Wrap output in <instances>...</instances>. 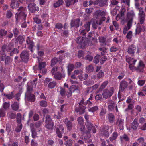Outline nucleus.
Masks as SVG:
<instances>
[{"mask_svg": "<svg viewBox=\"0 0 146 146\" xmlns=\"http://www.w3.org/2000/svg\"><path fill=\"white\" fill-rule=\"evenodd\" d=\"M105 12L102 11L100 10L96 11L94 13V15L97 19L92 23L93 28L96 29L99 25H100L102 22L105 20Z\"/></svg>", "mask_w": 146, "mask_h": 146, "instance_id": "1", "label": "nucleus"}, {"mask_svg": "<svg viewBox=\"0 0 146 146\" xmlns=\"http://www.w3.org/2000/svg\"><path fill=\"white\" fill-rule=\"evenodd\" d=\"M108 84V82L106 81L103 82L101 85L98 91H97L96 93H98L99 91H101L103 89H104L107 86Z\"/></svg>", "mask_w": 146, "mask_h": 146, "instance_id": "37", "label": "nucleus"}, {"mask_svg": "<svg viewBox=\"0 0 146 146\" xmlns=\"http://www.w3.org/2000/svg\"><path fill=\"white\" fill-rule=\"evenodd\" d=\"M129 140V138L128 136L125 134H124L123 135L120 136V140L122 143H123L126 141H128Z\"/></svg>", "mask_w": 146, "mask_h": 146, "instance_id": "36", "label": "nucleus"}, {"mask_svg": "<svg viewBox=\"0 0 146 146\" xmlns=\"http://www.w3.org/2000/svg\"><path fill=\"white\" fill-rule=\"evenodd\" d=\"M139 124L137 120L135 119L131 124V127L133 129H137L138 127Z\"/></svg>", "mask_w": 146, "mask_h": 146, "instance_id": "29", "label": "nucleus"}, {"mask_svg": "<svg viewBox=\"0 0 146 146\" xmlns=\"http://www.w3.org/2000/svg\"><path fill=\"white\" fill-rule=\"evenodd\" d=\"M41 123L39 121L37 122L34 128L36 129L38 131H40V128L39 127L41 124Z\"/></svg>", "mask_w": 146, "mask_h": 146, "instance_id": "57", "label": "nucleus"}, {"mask_svg": "<svg viewBox=\"0 0 146 146\" xmlns=\"http://www.w3.org/2000/svg\"><path fill=\"white\" fill-rule=\"evenodd\" d=\"M80 21L79 19H78L74 21L72 20L71 21V25L72 27H78L79 26Z\"/></svg>", "mask_w": 146, "mask_h": 146, "instance_id": "25", "label": "nucleus"}, {"mask_svg": "<svg viewBox=\"0 0 146 146\" xmlns=\"http://www.w3.org/2000/svg\"><path fill=\"white\" fill-rule=\"evenodd\" d=\"M8 117L10 118L14 119L15 117V114L11 111L8 113Z\"/></svg>", "mask_w": 146, "mask_h": 146, "instance_id": "52", "label": "nucleus"}, {"mask_svg": "<svg viewBox=\"0 0 146 146\" xmlns=\"http://www.w3.org/2000/svg\"><path fill=\"white\" fill-rule=\"evenodd\" d=\"M94 70V68L93 66L92 65H89L86 68V71L88 73L92 72Z\"/></svg>", "mask_w": 146, "mask_h": 146, "instance_id": "40", "label": "nucleus"}, {"mask_svg": "<svg viewBox=\"0 0 146 146\" xmlns=\"http://www.w3.org/2000/svg\"><path fill=\"white\" fill-rule=\"evenodd\" d=\"M26 41L29 49L31 51L33 52V49L35 47L34 42L29 37H27Z\"/></svg>", "mask_w": 146, "mask_h": 146, "instance_id": "13", "label": "nucleus"}, {"mask_svg": "<svg viewBox=\"0 0 146 146\" xmlns=\"http://www.w3.org/2000/svg\"><path fill=\"white\" fill-rule=\"evenodd\" d=\"M90 22H88L87 23L84 25V27L85 28V29L83 30L82 31H86L87 32L88 31L90 30Z\"/></svg>", "mask_w": 146, "mask_h": 146, "instance_id": "49", "label": "nucleus"}, {"mask_svg": "<svg viewBox=\"0 0 146 146\" xmlns=\"http://www.w3.org/2000/svg\"><path fill=\"white\" fill-rule=\"evenodd\" d=\"M18 125L16 129V131L17 132H19L20 131L22 127V125L21 123H18Z\"/></svg>", "mask_w": 146, "mask_h": 146, "instance_id": "60", "label": "nucleus"}, {"mask_svg": "<svg viewBox=\"0 0 146 146\" xmlns=\"http://www.w3.org/2000/svg\"><path fill=\"white\" fill-rule=\"evenodd\" d=\"M13 60L11 58L9 57H7L5 60V62L6 64H8L10 63Z\"/></svg>", "mask_w": 146, "mask_h": 146, "instance_id": "62", "label": "nucleus"}, {"mask_svg": "<svg viewBox=\"0 0 146 146\" xmlns=\"http://www.w3.org/2000/svg\"><path fill=\"white\" fill-rule=\"evenodd\" d=\"M120 8V7L119 6H116L115 9H114L113 10V11L111 12V14L114 16L115 15H116L117 13V10H119Z\"/></svg>", "mask_w": 146, "mask_h": 146, "instance_id": "47", "label": "nucleus"}, {"mask_svg": "<svg viewBox=\"0 0 146 146\" xmlns=\"http://www.w3.org/2000/svg\"><path fill=\"white\" fill-rule=\"evenodd\" d=\"M56 133L58 137L61 138L62 134L64 133V128L62 125L59 126V128H57L56 129Z\"/></svg>", "mask_w": 146, "mask_h": 146, "instance_id": "18", "label": "nucleus"}, {"mask_svg": "<svg viewBox=\"0 0 146 146\" xmlns=\"http://www.w3.org/2000/svg\"><path fill=\"white\" fill-rule=\"evenodd\" d=\"M99 85V84L98 83L94 85L93 86L89 88H88L87 90V93H89V90L90 89H91L93 91L96 90L98 88V86Z\"/></svg>", "mask_w": 146, "mask_h": 146, "instance_id": "41", "label": "nucleus"}, {"mask_svg": "<svg viewBox=\"0 0 146 146\" xmlns=\"http://www.w3.org/2000/svg\"><path fill=\"white\" fill-rule=\"evenodd\" d=\"M82 32V31L81 32V34L82 35V36L77 38L76 41L78 43L81 44V47L83 48L86 46L87 43L88 45H89V44L88 43L87 40V38H86V36L85 35L86 33H84L83 34Z\"/></svg>", "mask_w": 146, "mask_h": 146, "instance_id": "3", "label": "nucleus"}, {"mask_svg": "<svg viewBox=\"0 0 146 146\" xmlns=\"http://www.w3.org/2000/svg\"><path fill=\"white\" fill-rule=\"evenodd\" d=\"M127 83L126 81L123 80L120 83L119 91L118 94V98H120V92H123L127 87Z\"/></svg>", "mask_w": 146, "mask_h": 146, "instance_id": "12", "label": "nucleus"}, {"mask_svg": "<svg viewBox=\"0 0 146 146\" xmlns=\"http://www.w3.org/2000/svg\"><path fill=\"white\" fill-rule=\"evenodd\" d=\"M40 104L42 107H45L47 106V103L45 100H42L40 102Z\"/></svg>", "mask_w": 146, "mask_h": 146, "instance_id": "54", "label": "nucleus"}, {"mask_svg": "<svg viewBox=\"0 0 146 146\" xmlns=\"http://www.w3.org/2000/svg\"><path fill=\"white\" fill-rule=\"evenodd\" d=\"M99 50L100 51H101V53L102 55H105L107 49L105 48H99Z\"/></svg>", "mask_w": 146, "mask_h": 146, "instance_id": "55", "label": "nucleus"}, {"mask_svg": "<svg viewBox=\"0 0 146 146\" xmlns=\"http://www.w3.org/2000/svg\"><path fill=\"white\" fill-rule=\"evenodd\" d=\"M28 8L29 11L31 13L34 12L36 11H38L39 10V7L36 6V5L34 3L29 4Z\"/></svg>", "mask_w": 146, "mask_h": 146, "instance_id": "14", "label": "nucleus"}, {"mask_svg": "<svg viewBox=\"0 0 146 146\" xmlns=\"http://www.w3.org/2000/svg\"><path fill=\"white\" fill-rule=\"evenodd\" d=\"M64 3V1L62 0H58L53 4L54 7L55 8H57L62 5Z\"/></svg>", "mask_w": 146, "mask_h": 146, "instance_id": "34", "label": "nucleus"}, {"mask_svg": "<svg viewBox=\"0 0 146 146\" xmlns=\"http://www.w3.org/2000/svg\"><path fill=\"white\" fill-rule=\"evenodd\" d=\"M64 123L66 124L68 129L70 130L71 129L72 124L70 121H69L67 118H66L64 121Z\"/></svg>", "mask_w": 146, "mask_h": 146, "instance_id": "30", "label": "nucleus"}, {"mask_svg": "<svg viewBox=\"0 0 146 146\" xmlns=\"http://www.w3.org/2000/svg\"><path fill=\"white\" fill-rule=\"evenodd\" d=\"M104 75V72L102 70H100L97 74V77L98 78L100 79L103 77Z\"/></svg>", "mask_w": 146, "mask_h": 146, "instance_id": "53", "label": "nucleus"}, {"mask_svg": "<svg viewBox=\"0 0 146 146\" xmlns=\"http://www.w3.org/2000/svg\"><path fill=\"white\" fill-rule=\"evenodd\" d=\"M127 15L128 22L126 27L129 29L132 25L133 19L135 17V14L133 11H131L127 13Z\"/></svg>", "mask_w": 146, "mask_h": 146, "instance_id": "6", "label": "nucleus"}, {"mask_svg": "<svg viewBox=\"0 0 146 146\" xmlns=\"http://www.w3.org/2000/svg\"><path fill=\"white\" fill-rule=\"evenodd\" d=\"M108 102L110 104L108 106L109 110L110 111H112L114 110V108L115 107L116 105L112 100L109 101Z\"/></svg>", "mask_w": 146, "mask_h": 146, "instance_id": "27", "label": "nucleus"}, {"mask_svg": "<svg viewBox=\"0 0 146 146\" xmlns=\"http://www.w3.org/2000/svg\"><path fill=\"white\" fill-rule=\"evenodd\" d=\"M118 133L116 132H114L112 134V135L110 138V140L111 141L115 140L118 136Z\"/></svg>", "mask_w": 146, "mask_h": 146, "instance_id": "39", "label": "nucleus"}, {"mask_svg": "<svg viewBox=\"0 0 146 146\" xmlns=\"http://www.w3.org/2000/svg\"><path fill=\"white\" fill-rule=\"evenodd\" d=\"M78 123L81 125V127L80 129L82 132L83 133H85L86 134H87L89 133L88 130V131L87 130L85 131V127L83 125V120L82 117H79L78 119Z\"/></svg>", "mask_w": 146, "mask_h": 146, "instance_id": "15", "label": "nucleus"}, {"mask_svg": "<svg viewBox=\"0 0 146 146\" xmlns=\"http://www.w3.org/2000/svg\"><path fill=\"white\" fill-rule=\"evenodd\" d=\"M25 9V8L21 7L18 9L19 11H21L19 13H16L15 17L17 23L19 22H22L25 20L27 15L23 11H22Z\"/></svg>", "mask_w": 146, "mask_h": 146, "instance_id": "2", "label": "nucleus"}, {"mask_svg": "<svg viewBox=\"0 0 146 146\" xmlns=\"http://www.w3.org/2000/svg\"><path fill=\"white\" fill-rule=\"evenodd\" d=\"M65 75L64 73H63L62 74L60 72H58L54 74V78L56 79L60 80L62 77H65Z\"/></svg>", "mask_w": 146, "mask_h": 146, "instance_id": "20", "label": "nucleus"}, {"mask_svg": "<svg viewBox=\"0 0 146 146\" xmlns=\"http://www.w3.org/2000/svg\"><path fill=\"white\" fill-rule=\"evenodd\" d=\"M110 127L108 126H106L104 129H103L101 131V133L103 135L106 137H108L110 135V133L108 132V130L109 129Z\"/></svg>", "mask_w": 146, "mask_h": 146, "instance_id": "24", "label": "nucleus"}, {"mask_svg": "<svg viewBox=\"0 0 146 146\" xmlns=\"http://www.w3.org/2000/svg\"><path fill=\"white\" fill-rule=\"evenodd\" d=\"M46 65V62H39L38 65L39 69L44 74H45L46 72V70L45 68Z\"/></svg>", "mask_w": 146, "mask_h": 146, "instance_id": "17", "label": "nucleus"}, {"mask_svg": "<svg viewBox=\"0 0 146 146\" xmlns=\"http://www.w3.org/2000/svg\"><path fill=\"white\" fill-rule=\"evenodd\" d=\"M20 57L23 62H27L28 61L29 59L28 53L27 51H23L20 54Z\"/></svg>", "mask_w": 146, "mask_h": 146, "instance_id": "16", "label": "nucleus"}, {"mask_svg": "<svg viewBox=\"0 0 146 146\" xmlns=\"http://www.w3.org/2000/svg\"><path fill=\"white\" fill-rule=\"evenodd\" d=\"M78 85H74L71 86L69 88V91L72 92H74L75 90H78Z\"/></svg>", "mask_w": 146, "mask_h": 146, "instance_id": "43", "label": "nucleus"}, {"mask_svg": "<svg viewBox=\"0 0 146 146\" xmlns=\"http://www.w3.org/2000/svg\"><path fill=\"white\" fill-rule=\"evenodd\" d=\"M117 124L118 125L119 129L123 130V119H118L117 121Z\"/></svg>", "mask_w": 146, "mask_h": 146, "instance_id": "28", "label": "nucleus"}, {"mask_svg": "<svg viewBox=\"0 0 146 146\" xmlns=\"http://www.w3.org/2000/svg\"><path fill=\"white\" fill-rule=\"evenodd\" d=\"M14 94L13 92H12L9 94H4V95L9 99H11L13 98Z\"/></svg>", "mask_w": 146, "mask_h": 146, "instance_id": "44", "label": "nucleus"}, {"mask_svg": "<svg viewBox=\"0 0 146 146\" xmlns=\"http://www.w3.org/2000/svg\"><path fill=\"white\" fill-rule=\"evenodd\" d=\"M113 87H111L109 89L104 90L102 93L103 98L106 99L111 97L113 93Z\"/></svg>", "mask_w": 146, "mask_h": 146, "instance_id": "7", "label": "nucleus"}, {"mask_svg": "<svg viewBox=\"0 0 146 146\" xmlns=\"http://www.w3.org/2000/svg\"><path fill=\"white\" fill-rule=\"evenodd\" d=\"M146 94V88L144 87L142 90L139 91L138 93V95L140 96H143L145 95Z\"/></svg>", "mask_w": 146, "mask_h": 146, "instance_id": "35", "label": "nucleus"}, {"mask_svg": "<svg viewBox=\"0 0 146 146\" xmlns=\"http://www.w3.org/2000/svg\"><path fill=\"white\" fill-rule=\"evenodd\" d=\"M99 42L102 44H103L106 45V38L104 37H100L99 38Z\"/></svg>", "mask_w": 146, "mask_h": 146, "instance_id": "48", "label": "nucleus"}, {"mask_svg": "<svg viewBox=\"0 0 146 146\" xmlns=\"http://www.w3.org/2000/svg\"><path fill=\"white\" fill-rule=\"evenodd\" d=\"M126 61L129 64V65H134L137 61V60L133 58L129 57L126 58Z\"/></svg>", "mask_w": 146, "mask_h": 146, "instance_id": "22", "label": "nucleus"}, {"mask_svg": "<svg viewBox=\"0 0 146 146\" xmlns=\"http://www.w3.org/2000/svg\"><path fill=\"white\" fill-rule=\"evenodd\" d=\"M17 121L18 123H21V115L19 113L17 114Z\"/></svg>", "mask_w": 146, "mask_h": 146, "instance_id": "59", "label": "nucleus"}, {"mask_svg": "<svg viewBox=\"0 0 146 146\" xmlns=\"http://www.w3.org/2000/svg\"><path fill=\"white\" fill-rule=\"evenodd\" d=\"M83 100H82L79 103V108L76 106L75 110V111L77 112H79L80 114H82L84 113L85 112V110L86 108V107L81 105V103H83Z\"/></svg>", "mask_w": 146, "mask_h": 146, "instance_id": "11", "label": "nucleus"}, {"mask_svg": "<svg viewBox=\"0 0 146 146\" xmlns=\"http://www.w3.org/2000/svg\"><path fill=\"white\" fill-rule=\"evenodd\" d=\"M84 117L86 120L87 121L86 123V125L88 129V132H90L91 130H92L93 133H95L96 132V130L95 127L92 126L91 123L88 121L89 119V115L87 114H85L84 115Z\"/></svg>", "mask_w": 146, "mask_h": 146, "instance_id": "8", "label": "nucleus"}, {"mask_svg": "<svg viewBox=\"0 0 146 146\" xmlns=\"http://www.w3.org/2000/svg\"><path fill=\"white\" fill-rule=\"evenodd\" d=\"M19 104L18 102H15L13 104L11 105V107L12 109L15 111H16L19 108Z\"/></svg>", "mask_w": 146, "mask_h": 146, "instance_id": "33", "label": "nucleus"}, {"mask_svg": "<svg viewBox=\"0 0 146 146\" xmlns=\"http://www.w3.org/2000/svg\"><path fill=\"white\" fill-rule=\"evenodd\" d=\"M29 83H28L27 84V91L25 94V98L27 100L30 101L34 102L35 101V96L30 94V92L32 90L31 87L29 86Z\"/></svg>", "mask_w": 146, "mask_h": 146, "instance_id": "4", "label": "nucleus"}, {"mask_svg": "<svg viewBox=\"0 0 146 146\" xmlns=\"http://www.w3.org/2000/svg\"><path fill=\"white\" fill-rule=\"evenodd\" d=\"M139 21V22H140ZM143 30H144V27H141L139 25V23H138L137 25V27L136 29V34H138L141 31Z\"/></svg>", "mask_w": 146, "mask_h": 146, "instance_id": "32", "label": "nucleus"}, {"mask_svg": "<svg viewBox=\"0 0 146 146\" xmlns=\"http://www.w3.org/2000/svg\"><path fill=\"white\" fill-rule=\"evenodd\" d=\"M7 33V31L1 29L0 30V36L1 37H3L5 36Z\"/></svg>", "mask_w": 146, "mask_h": 146, "instance_id": "56", "label": "nucleus"}, {"mask_svg": "<svg viewBox=\"0 0 146 146\" xmlns=\"http://www.w3.org/2000/svg\"><path fill=\"white\" fill-rule=\"evenodd\" d=\"M11 49L9 46L7 47L6 45H4L2 47L1 50L0 51V57L1 61H3L5 57V50L8 52H9Z\"/></svg>", "mask_w": 146, "mask_h": 146, "instance_id": "9", "label": "nucleus"}, {"mask_svg": "<svg viewBox=\"0 0 146 146\" xmlns=\"http://www.w3.org/2000/svg\"><path fill=\"white\" fill-rule=\"evenodd\" d=\"M74 68V66L73 64H69L67 66L68 73V75L71 74V72L73 71Z\"/></svg>", "mask_w": 146, "mask_h": 146, "instance_id": "26", "label": "nucleus"}, {"mask_svg": "<svg viewBox=\"0 0 146 146\" xmlns=\"http://www.w3.org/2000/svg\"><path fill=\"white\" fill-rule=\"evenodd\" d=\"M78 0H66L65 1L66 5V6H69L72 3L74 4L78 2Z\"/></svg>", "mask_w": 146, "mask_h": 146, "instance_id": "31", "label": "nucleus"}, {"mask_svg": "<svg viewBox=\"0 0 146 146\" xmlns=\"http://www.w3.org/2000/svg\"><path fill=\"white\" fill-rule=\"evenodd\" d=\"M139 4L136 2L135 3V6L137 9H139V19L140 23L141 24H143L144 22L145 19V14L143 11V8L138 7Z\"/></svg>", "mask_w": 146, "mask_h": 146, "instance_id": "5", "label": "nucleus"}, {"mask_svg": "<svg viewBox=\"0 0 146 146\" xmlns=\"http://www.w3.org/2000/svg\"><path fill=\"white\" fill-rule=\"evenodd\" d=\"M58 61L57 58H54L51 60V65L52 66L54 65Z\"/></svg>", "mask_w": 146, "mask_h": 146, "instance_id": "58", "label": "nucleus"}, {"mask_svg": "<svg viewBox=\"0 0 146 146\" xmlns=\"http://www.w3.org/2000/svg\"><path fill=\"white\" fill-rule=\"evenodd\" d=\"M136 49V47L133 45H131L128 48L127 52L129 54H133L135 52Z\"/></svg>", "mask_w": 146, "mask_h": 146, "instance_id": "21", "label": "nucleus"}, {"mask_svg": "<svg viewBox=\"0 0 146 146\" xmlns=\"http://www.w3.org/2000/svg\"><path fill=\"white\" fill-rule=\"evenodd\" d=\"M100 58V56L97 55L94 57V63L96 64L99 62V58Z\"/></svg>", "mask_w": 146, "mask_h": 146, "instance_id": "61", "label": "nucleus"}, {"mask_svg": "<svg viewBox=\"0 0 146 146\" xmlns=\"http://www.w3.org/2000/svg\"><path fill=\"white\" fill-rule=\"evenodd\" d=\"M94 83V81L92 80H89L84 81V84L88 86L91 85Z\"/></svg>", "mask_w": 146, "mask_h": 146, "instance_id": "42", "label": "nucleus"}, {"mask_svg": "<svg viewBox=\"0 0 146 146\" xmlns=\"http://www.w3.org/2000/svg\"><path fill=\"white\" fill-rule=\"evenodd\" d=\"M98 109V107L97 106H95L89 108L88 110V111L89 112H94L97 110Z\"/></svg>", "mask_w": 146, "mask_h": 146, "instance_id": "51", "label": "nucleus"}, {"mask_svg": "<svg viewBox=\"0 0 146 146\" xmlns=\"http://www.w3.org/2000/svg\"><path fill=\"white\" fill-rule=\"evenodd\" d=\"M72 144V142L71 140L69 139L66 141L65 145L66 146H71Z\"/></svg>", "mask_w": 146, "mask_h": 146, "instance_id": "64", "label": "nucleus"}, {"mask_svg": "<svg viewBox=\"0 0 146 146\" xmlns=\"http://www.w3.org/2000/svg\"><path fill=\"white\" fill-rule=\"evenodd\" d=\"M33 20L34 22L37 24L40 23L41 22V20L37 17H34Z\"/></svg>", "mask_w": 146, "mask_h": 146, "instance_id": "63", "label": "nucleus"}, {"mask_svg": "<svg viewBox=\"0 0 146 146\" xmlns=\"http://www.w3.org/2000/svg\"><path fill=\"white\" fill-rule=\"evenodd\" d=\"M76 75L73 73V74L71 76V79H70V81L71 83L73 84H78V82L76 80L74 81L72 79H76Z\"/></svg>", "mask_w": 146, "mask_h": 146, "instance_id": "38", "label": "nucleus"}, {"mask_svg": "<svg viewBox=\"0 0 146 146\" xmlns=\"http://www.w3.org/2000/svg\"><path fill=\"white\" fill-rule=\"evenodd\" d=\"M56 82L55 81L50 82L48 84V87L50 88H54L56 85Z\"/></svg>", "mask_w": 146, "mask_h": 146, "instance_id": "46", "label": "nucleus"}, {"mask_svg": "<svg viewBox=\"0 0 146 146\" xmlns=\"http://www.w3.org/2000/svg\"><path fill=\"white\" fill-rule=\"evenodd\" d=\"M19 2H21V0H12L10 5L11 7L13 9L18 7L19 6Z\"/></svg>", "mask_w": 146, "mask_h": 146, "instance_id": "19", "label": "nucleus"}, {"mask_svg": "<svg viewBox=\"0 0 146 146\" xmlns=\"http://www.w3.org/2000/svg\"><path fill=\"white\" fill-rule=\"evenodd\" d=\"M34 125L33 124H31L30 125L31 128V130L32 132V136L33 138H35L36 137L37 133L35 131H37L36 129L34 128Z\"/></svg>", "mask_w": 146, "mask_h": 146, "instance_id": "23", "label": "nucleus"}, {"mask_svg": "<svg viewBox=\"0 0 146 146\" xmlns=\"http://www.w3.org/2000/svg\"><path fill=\"white\" fill-rule=\"evenodd\" d=\"M17 40L20 44H21L24 40V38L23 36H19L17 38Z\"/></svg>", "mask_w": 146, "mask_h": 146, "instance_id": "50", "label": "nucleus"}, {"mask_svg": "<svg viewBox=\"0 0 146 146\" xmlns=\"http://www.w3.org/2000/svg\"><path fill=\"white\" fill-rule=\"evenodd\" d=\"M108 119L109 121L113 122L114 120V116L113 114L111 113H109L108 115Z\"/></svg>", "mask_w": 146, "mask_h": 146, "instance_id": "45", "label": "nucleus"}, {"mask_svg": "<svg viewBox=\"0 0 146 146\" xmlns=\"http://www.w3.org/2000/svg\"><path fill=\"white\" fill-rule=\"evenodd\" d=\"M46 119L45 127L48 129H53L54 124L50 116L48 115H46Z\"/></svg>", "mask_w": 146, "mask_h": 146, "instance_id": "10", "label": "nucleus"}]
</instances>
